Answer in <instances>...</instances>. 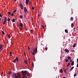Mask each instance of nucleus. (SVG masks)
Here are the masks:
<instances>
[{
    "mask_svg": "<svg viewBox=\"0 0 78 78\" xmlns=\"http://www.w3.org/2000/svg\"><path fill=\"white\" fill-rule=\"evenodd\" d=\"M29 50H30V49H29Z\"/></svg>",
    "mask_w": 78,
    "mask_h": 78,
    "instance_id": "774afa93",
    "label": "nucleus"
},
{
    "mask_svg": "<svg viewBox=\"0 0 78 78\" xmlns=\"http://www.w3.org/2000/svg\"><path fill=\"white\" fill-rule=\"evenodd\" d=\"M29 1V0H26V5H28V3H29V1Z\"/></svg>",
    "mask_w": 78,
    "mask_h": 78,
    "instance_id": "20e7f679",
    "label": "nucleus"
},
{
    "mask_svg": "<svg viewBox=\"0 0 78 78\" xmlns=\"http://www.w3.org/2000/svg\"><path fill=\"white\" fill-rule=\"evenodd\" d=\"M24 56H26V54H25V52H24Z\"/></svg>",
    "mask_w": 78,
    "mask_h": 78,
    "instance_id": "de8ad7c7",
    "label": "nucleus"
},
{
    "mask_svg": "<svg viewBox=\"0 0 78 78\" xmlns=\"http://www.w3.org/2000/svg\"><path fill=\"white\" fill-rule=\"evenodd\" d=\"M71 51L72 52H74L75 51V50L73 49H72V50H71Z\"/></svg>",
    "mask_w": 78,
    "mask_h": 78,
    "instance_id": "72a5a7b5",
    "label": "nucleus"
},
{
    "mask_svg": "<svg viewBox=\"0 0 78 78\" xmlns=\"http://www.w3.org/2000/svg\"><path fill=\"white\" fill-rule=\"evenodd\" d=\"M65 51H66L67 53H69V51L67 49H65Z\"/></svg>",
    "mask_w": 78,
    "mask_h": 78,
    "instance_id": "423d86ee",
    "label": "nucleus"
},
{
    "mask_svg": "<svg viewBox=\"0 0 78 78\" xmlns=\"http://www.w3.org/2000/svg\"><path fill=\"white\" fill-rule=\"evenodd\" d=\"M74 24L73 23H72L71 24V28H73Z\"/></svg>",
    "mask_w": 78,
    "mask_h": 78,
    "instance_id": "0eeeda50",
    "label": "nucleus"
},
{
    "mask_svg": "<svg viewBox=\"0 0 78 78\" xmlns=\"http://www.w3.org/2000/svg\"><path fill=\"white\" fill-rule=\"evenodd\" d=\"M30 59H29V61H30Z\"/></svg>",
    "mask_w": 78,
    "mask_h": 78,
    "instance_id": "0e129e2a",
    "label": "nucleus"
},
{
    "mask_svg": "<svg viewBox=\"0 0 78 78\" xmlns=\"http://www.w3.org/2000/svg\"><path fill=\"white\" fill-rule=\"evenodd\" d=\"M20 7H23V5H22V4L21 3H20Z\"/></svg>",
    "mask_w": 78,
    "mask_h": 78,
    "instance_id": "a211bd4d",
    "label": "nucleus"
},
{
    "mask_svg": "<svg viewBox=\"0 0 78 78\" xmlns=\"http://www.w3.org/2000/svg\"><path fill=\"white\" fill-rule=\"evenodd\" d=\"M74 65V61H73L71 63V66H73Z\"/></svg>",
    "mask_w": 78,
    "mask_h": 78,
    "instance_id": "9b49d317",
    "label": "nucleus"
},
{
    "mask_svg": "<svg viewBox=\"0 0 78 78\" xmlns=\"http://www.w3.org/2000/svg\"><path fill=\"white\" fill-rule=\"evenodd\" d=\"M2 20V19L1 18V17H0V21Z\"/></svg>",
    "mask_w": 78,
    "mask_h": 78,
    "instance_id": "052dcab7",
    "label": "nucleus"
},
{
    "mask_svg": "<svg viewBox=\"0 0 78 78\" xmlns=\"http://www.w3.org/2000/svg\"><path fill=\"white\" fill-rule=\"evenodd\" d=\"M16 11H17V10L16 9H15L14 11H13V13H15V12H16Z\"/></svg>",
    "mask_w": 78,
    "mask_h": 78,
    "instance_id": "bb28decb",
    "label": "nucleus"
},
{
    "mask_svg": "<svg viewBox=\"0 0 78 78\" xmlns=\"http://www.w3.org/2000/svg\"><path fill=\"white\" fill-rule=\"evenodd\" d=\"M28 49H30V48L28 46Z\"/></svg>",
    "mask_w": 78,
    "mask_h": 78,
    "instance_id": "09e8293b",
    "label": "nucleus"
},
{
    "mask_svg": "<svg viewBox=\"0 0 78 78\" xmlns=\"http://www.w3.org/2000/svg\"><path fill=\"white\" fill-rule=\"evenodd\" d=\"M17 74H16V73H13L12 74V77L13 78H21L20 74L19 73H17Z\"/></svg>",
    "mask_w": 78,
    "mask_h": 78,
    "instance_id": "f257e3e1",
    "label": "nucleus"
},
{
    "mask_svg": "<svg viewBox=\"0 0 78 78\" xmlns=\"http://www.w3.org/2000/svg\"><path fill=\"white\" fill-rule=\"evenodd\" d=\"M1 50L2 51V49H1Z\"/></svg>",
    "mask_w": 78,
    "mask_h": 78,
    "instance_id": "338daca9",
    "label": "nucleus"
},
{
    "mask_svg": "<svg viewBox=\"0 0 78 78\" xmlns=\"http://www.w3.org/2000/svg\"><path fill=\"white\" fill-rule=\"evenodd\" d=\"M32 9H33V10H34V7H32Z\"/></svg>",
    "mask_w": 78,
    "mask_h": 78,
    "instance_id": "a19ab883",
    "label": "nucleus"
},
{
    "mask_svg": "<svg viewBox=\"0 0 78 78\" xmlns=\"http://www.w3.org/2000/svg\"><path fill=\"white\" fill-rule=\"evenodd\" d=\"M24 62L26 64H28V62H27V61H26V60H25L24 61Z\"/></svg>",
    "mask_w": 78,
    "mask_h": 78,
    "instance_id": "f8f14e48",
    "label": "nucleus"
},
{
    "mask_svg": "<svg viewBox=\"0 0 78 78\" xmlns=\"http://www.w3.org/2000/svg\"><path fill=\"white\" fill-rule=\"evenodd\" d=\"M30 53H32V51H31V50H30Z\"/></svg>",
    "mask_w": 78,
    "mask_h": 78,
    "instance_id": "864d4df0",
    "label": "nucleus"
},
{
    "mask_svg": "<svg viewBox=\"0 0 78 78\" xmlns=\"http://www.w3.org/2000/svg\"><path fill=\"white\" fill-rule=\"evenodd\" d=\"M73 20V18L71 17L70 18V20H72H72Z\"/></svg>",
    "mask_w": 78,
    "mask_h": 78,
    "instance_id": "393cba45",
    "label": "nucleus"
},
{
    "mask_svg": "<svg viewBox=\"0 0 78 78\" xmlns=\"http://www.w3.org/2000/svg\"><path fill=\"white\" fill-rule=\"evenodd\" d=\"M12 22H15V19L14 18H13L12 20Z\"/></svg>",
    "mask_w": 78,
    "mask_h": 78,
    "instance_id": "412c9836",
    "label": "nucleus"
},
{
    "mask_svg": "<svg viewBox=\"0 0 78 78\" xmlns=\"http://www.w3.org/2000/svg\"><path fill=\"white\" fill-rule=\"evenodd\" d=\"M8 37H9V38H11V35L9 34L8 35Z\"/></svg>",
    "mask_w": 78,
    "mask_h": 78,
    "instance_id": "473e14b6",
    "label": "nucleus"
},
{
    "mask_svg": "<svg viewBox=\"0 0 78 78\" xmlns=\"http://www.w3.org/2000/svg\"><path fill=\"white\" fill-rule=\"evenodd\" d=\"M1 75H3V73H1Z\"/></svg>",
    "mask_w": 78,
    "mask_h": 78,
    "instance_id": "e2e57ef3",
    "label": "nucleus"
},
{
    "mask_svg": "<svg viewBox=\"0 0 78 78\" xmlns=\"http://www.w3.org/2000/svg\"><path fill=\"white\" fill-rule=\"evenodd\" d=\"M4 21H7V18H6V16L5 17Z\"/></svg>",
    "mask_w": 78,
    "mask_h": 78,
    "instance_id": "6e6552de",
    "label": "nucleus"
},
{
    "mask_svg": "<svg viewBox=\"0 0 78 78\" xmlns=\"http://www.w3.org/2000/svg\"><path fill=\"white\" fill-rule=\"evenodd\" d=\"M21 9H23V7H20Z\"/></svg>",
    "mask_w": 78,
    "mask_h": 78,
    "instance_id": "8fccbe9b",
    "label": "nucleus"
},
{
    "mask_svg": "<svg viewBox=\"0 0 78 78\" xmlns=\"http://www.w3.org/2000/svg\"><path fill=\"white\" fill-rule=\"evenodd\" d=\"M16 25H17V27H18V28H19V23H17Z\"/></svg>",
    "mask_w": 78,
    "mask_h": 78,
    "instance_id": "7c9ffc66",
    "label": "nucleus"
},
{
    "mask_svg": "<svg viewBox=\"0 0 78 78\" xmlns=\"http://www.w3.org/2000/svg\"><path fill=\"white\" fill-rule=\"evenodd\" d=\"M73 68H74V66H73L71 69H70V71H72V70H73Z\"/></svg>",
    "mask_w": 78,
    "mask_h": 78,
    "instance_id": "f3484780",
    "label": "nucleus"
},
{
    "mask_svg": "<svg viewBox=\"0 0 78 78\" xmlns=\"http://www.w3.org/2000/svg\"><path fill=\"white\" fill-rule=\"evenodd\" d=\"M20 19H22V18H23V16H22V15L20 16Z\"/></svg>",
    "mask_w": 78,
    "mask_h": 78,
    "instance_id": "b1692460",
    "label": "nucleus"
},
{
    "mask_svg": "<svg viewBox=\"0 0 78 78\" xmlns=\"http://www.w3.org/2000/svg\"><path fill=\"white\" fill-rule=\"evenodd\" d=\"M35 49H37V47H35Z\"/></svg>",
    "mask_w": 78,
    "mask_h": 78,
    "instance_id": "3c124183",
    "label": "nucleus"
},
{
    "mask_svg": "<svg viewBox=\"0 0 78 78\" xmlns=\"http://www.w3.org/2000/svg\"><path fill=\"white\" fill-rule=\"evenodd\" d=\"M7 21L9 22V21H10V19L8 18L7 20Z\"/></svg>",
    "mask_w": 78,
    "mask_h": 78,
    "instance_id": "c9c22d12",
    "label": "nucleus"
},
{
    "mask_svg": "<svg viewBox=\"0 0 78 78\" xmlns=\"http://www.w3.org/2000/svg\"><path fill=\"white\" fill-rule=\"evenodd\" d=\"M67 58L69 60H71V58H70V56H68L67 57Z\"/></svg>",
    "mask_w": 78,
    "mask_h": 78,
    "instance_id": "1a4fd4ad",
    "label": "nucleus"
},
{
    "mask_svg": "<svg viewBox=\"0 0 78 78\" xmlns=\"http://www.w3.org/2000/svg\"><path fill=\"white\" fill-rule=\"evenodd\" d=\"M15 59H16V60L17 61H19V58L17 57Z\"/></svg>",
    "mask_w": 78,
    "mask_h": 78,
    "instance_id": "4468645a",
    "label": "nucleus"
},
{
    "mask_svg": "<svg viewBox=\"0 0 78 78\" xmlns=\"http://www.w3.org/2000/svg\"><path fill=\"white\" fill-rule=\"evenodd\" d=\"M37 49H35L33 50L34 51L32 52L33 55H35V54L37 53Z\"/></svg>",
    "mask_w": 78,
    "mask_h": 78,
    "instance_id": "7ed1b4c3",
    "label": "nucleus"
},
{
    "mask_svg": "<svg viewBox=\"0 0 78 78\" xmlns=\"http://www.w3.org/2000/svg\"><path fill=\"white\" fill-rule=\"evenodd\" d=\"M20 31H22V30L23 29L21 27V28H20Z\"/></svg>",
    "mask_w": 78,
    "mask_h": 78,
    "instance_id": "4c0bfd02",
    "label": "nucleus"
},
{
    "mask_svg": "<svg viewBox=\"0 0 78 78\" xmlns=\"http://www.w3.org/2000/svg\"><path fill=\"white\" fill-rule=\"evenodd\" d=\"M27 76H30V73H28V74H27Z\"/></svg>",
    "mask_w": 78,
    "mask_h": 78,
    "instance_id": "ea45409f",
    "label": "nucleus"
},
{
    "mask_svg": "<svg viewBox=\"0 0 78 78\" xmlns=\"http://www.w3.org/2000/svg\"><path fill=\"white\" fill-rule=\"evenodd\" d=\"M16 59H15L14 60H13V62L14 63L15 62H16Z\"/></svg>",
    "mask_w": 78,
    "mask_h": 78,
    "instance_id": "e433bc0d",
    "label": "nucleus"
},
{
    "mask_svg": "<svg viewBox=\"0 0 78 78\" xmlns=\"http://www.w3.org/2000/svg\"><path fill=\"white\" fill-rule=\"evenodd\" d=\"M24 11L25 13H26V12H27V8L26 7H24Z\"/></svg>",
    "mask_w": 78,
    "mask_h": 78,
    "instance_id": "39448f33",
    "label": "nucleus"
},
{
    "mask_svg": "<svg viewBox=\"0 0 78 78\" xmlns=\"http://www.w3.org/2000/svg\"><path fill=\"white\" fill-rule=\"evenodd\" d=\"M74 76H76V74H74Z\"/></svg>",
    "mask_w": 78,
    "mask_h": 78,
    "instance_id": "79ce46f5",
    "label": "nucleus"
},
{
    "mask_svg": "<svg viewBox=\"0 0 78 78\" xmlns=\"http://www.w3.org/2000/svg\"><path fill=\"white\" fill-rule=\"evenodd\" d=\"M41 27L43 28V30H44V29L45 28L44 27V26L43 25H41Z\"/></svg>",
    "mask_w": 78,
    "mask_h": 78,
    "instance_id": "5701e85b",
    "label": "nucleus"
},
{
    "mask_svg": "<svg viewBox=\"0 0 78 78\" xmlns=\"http://www.w3.org/2000/svg\"><path fill=\"white\" fill-rule=\"evenodd\" d=\"M20 27H23V24L22 23H21L20 25Z\"/></svg>",
    "mask_w": 78,
    "mask_h": 78,
    "instance_id": "ddd939ff",
    "label": "nucleus"
},
{
    "mask_svg": "<svg viewBox=\"0 0 78 78\" xmlns=\"http://www.w3.org/2000/svg\"><path fill=\"white\" fill-rule=\"evenodd\" d=\"M67 70H68V69L66 68L65 69H64L63 71L64 72H65V73L67 72Z\"/></svg>",
    "mask_w": 78,
    "mask_h": 78,
    "instance_id": "9d476101",
    "label": "nucleus"
},
{
    "mask_svg": "<svg viewBox=\"0 0 78 78\" xmlns=\"http://www.w3.org/2000/svg\"><path fill=\"white\" fill-rule=\"evenodd\" d=\"M12 73V71H10L8 72V74L9 75H11V74Z\"/></svg>",
    "mask_w": 78,
    "mask_h": 78,
    "instance_id": "2eb2a0df",
    "label": "nucleus"
},
{
    "mask_svg": "<svg viewBox=\"0 0 78 78\" xmlns=\"http://www.w3.org/2000/svg\"><path fill=\"white\" fill-rule=\"evenodd\" d=\"M8 13L9 14V15H11V12H8Z\"/></svg>",
    "mask_w": 78,
    "mask_h": 78,
    "instance_id": "58836bf2",
    "label": "nucleus"
},
{
    "mask_svg": "<svg viewBox=\"0 0 78 78\" xmlns=\"http://www.w3.org/2000/svg\"><path fill=\"white\" fill-rule=\"evenodd\" d=\"M32 67H34V63H32Z\"/></svg>",
    "mask_w": 78,
    "mask_h": 78,
    "instance_id": "c03bdc74",
    "label": "nucleus"
},
{
    "mask_svg": "<svg viewBox=\"0 0 78 78\" xmlns=\"http://www.w3.org/2000/svg\"><path fill=\"white\" fill-rule=\"evenodd\" d=\"M30 4H31V2H30V1H29V2Z\"/></svg>",
    "mask_w": 78,
    "mask_h": 78,
    "instance_id": "13d9d810",
    "label": "nucleus"
},
{
    "mask_svg": "<svg viewBox=\"0 0 78 78\" xmlns=\"http://www.w3.org/2000/svg\"><path fill=\"white\" fill-rule=\"evenodd\" d=\"M9 54H10V56H12V52H10L9 53Z\"/></svg>",
    "mask_w": 78,
    "mask_h": 78,
    "instance_id": "c756f323",
    "label": "nucleus"
},
{
    "mask_svg": "<svg viewBox=\"0 0 78 78\" xmlns=\"http://www.w3.org/2000/svg\"><path fill=\"white\" fill-rule=\"evenodd\" d=\"M59 71L61 73H62L63 72V70L62 69H61Z\"/></svg>",
    "mask_w": 78,
    "mask_h": 78,
    "instance_id": "6ab92c4d",
    "label": "nucleus"
},
{
    "mask_svg": "<svg viewBox=\"0 0 78 78\" xmlns=\"http://www.w3.org/2000/svg\"><path fill=\"white\" fill-rule=\"evenodd\" d=\"M68 61H69V60H68V59H66L65 60V62H68Z\"/></svg>",
    "mask_w": 78,
    "mask_h": 78,
    "instance_id": "c85d7f7f",
    "label": "nucleus"
},
{
    "mask_svg": "<svg viewBox=\"0 0 78 78\" xmlns=\"http://www.w3.org/2000/svg\"><path fill=\"white\" fill-rule=\"evenodd\" d=\"M77 63H78V59H77Z\"/></svg>",
    "mask_w": 78,
    "mask_h": 78,
    "instance_id": "5fc2aeb1",
    "label": "nucleus"
},
{
    "mask_svg": "<svg viewBox=\"0 0 78 78\" xmlns=\"http://www.w3.org/2000/svg\"><path fill=\"white\" fill-rule=\"evenodd\" d=\"M0 17H2V16L1 15V13H0Z\"/></svg>",
    "mask_w": 78,
    "mask_h": 78,
    "instance_id": "37998d69",
    "label": "nucleus"
},
{
    "mask_svg": "<svg viewBox=\"0 0 78 78\" xmlns=\"http://www.w3.org/2000/svg\"><path fill=\"white\" fill-rule=\"evenodd\" d=\"M0 49H2L3 48V46L2 45H1L0 46Z\"/></svg>",
    "mask_w": 78,
    "mask_h": 78,
    "instance_id": "4be33fe9",
    "label": "nucleus"
},
{
    "mask_svg": "<svg viewBox=\"0 0 78 78\" xmlns=\"http://www.w3.org/2000/svg\"><path fill=\"white\" fill-rule=\"evenodd\" d=\"M65 33H68V30H67L66 29L65 30Z\"/></svg>",
    "mask_w": 78,
    "mask_h": 78,
    "instance_id": "dca6fc26",
    "label": "nucleus"
},
{
    "mask_svg": "<svg viewBox=\"0 0 78 78\" xmlns=\"http://www.w3.org/2000/svg\"><path fill=\"white\" fill-rule=\"evenodd\" d=\"M75 45H76V44L75 43L74 45H73V47H75Z\"/></svg>",
    "mask_w": 78,
    "mask_h": 78,
    "instance_id": "2f4dec72",
    "label": "nucleus"
},
{
    "mask_svg": "<svg viewBox=\"0 0 78 78\" xmlns=\"http://www.w3.org/2000/svg\"><path fill=\"white\" fill-rule=\"evenodd\" d=\"M6 21H4V22L3 23V25H5V24L6 23Z\"/></svg>",
    "mask_w": 78,
    "mask_h": 78,
    "instance_id": "aec40b11",
    "label": "nucleus"
},
{
    "mask_svg": "<svg viewBox=\"0 0 78 78\" xmlns=\"http://www.w3.org/2000/svg\"><path fill=\"white\" fill-rule=\"evenodd\" d=\"M30 31H31V32H32L33 33V30H30Z\"/></svg>",
    "mask_w": 78,
    "mask_h": 78,
    "instance_id": "49530a36",
    "label": "nucleus"
},
{
    "mask_svg": "<svg viewBox=\"0 0 78 78\" xmlns=\"http://www.w3.org/2000/svg\"><path fill=\"white\" fill-rule=\"evenodd\" d=\"M21 73H22L23 74V78H25V76H26V75L27 74V71H22Z\"/></svg>",
    "mask_w": 78,
    "mask_h": 78,
    "instance_id": "f03ea898",
    "label": "nucleus"
},
{
    "mask_svg": "<svg viewBox=\"0 0 78 78\" xmlns=\"http://www.w3.org/2000/svg\"><path fill=\"white\" fill-rule=\"evenodd\" d=\"M69 66H70V63H68V64L67 65V67H69Z\"/></svg>",
    "mask_w": 78,
    "mask_h": 78,
    "instance_id": "f704fd0d",
    "label": "nucleus"
},
{
    "mask_svg": "<svg viewBox=\"0 0 78 78\" xmlns=\"http://www.w3.org/2000/svg\"><path fill=\"white\" fill-rule=\"evenodd\" d=\"M48 49V48L47 47H46L45 48V49Z\"/></svg>",
    "mask_w": 78,
    "mask_h": 78,
    "instance_id": "6e6d98bb",
    "label": "nucleus"
},
{
    "mask_svg": "<svg viewBox=\"0 0 78 78\" xmlns=\"http://www.w3.org/2000/svg\"><path fill=\"white\" fill-rule=\"evenodd\" d=\"M24 17H26V15L25 14L24 15Z\"/></svg>",
    "mask_w": 78,
    "mask_h": 78,
    "instance_id": "bf43d9fd",
    "label": "nucleus"
},
{
    "mask_svg": "<svg viewBox=\"0 0 78 78\" xmlns=\"http://www.w3.org/2000/svg\"><path fill=\"white\" fill-rule=\"evenodd\" d=\"M47 49H46V51H47Z\"/></svg>",
    "mask_w": 78,
    "mask_h": 78,
    "instance_id": "69168bd1",
    "label": "nucleus"
},
{
    "mask_svg": "<svg viewBox=\"0 0 78 78\" xmlns=\"http://www.w3.org/2000/svg\"><path fill=\"white\" fill-rule=\"evenodd\" d=\"M10 15L11 16H14V13H12V14H10Z\"/></svg>",
    "mask_w": 78,
    "mask_h": 78,
    "instance_id": "a878e982",
    "label": "nucleus"
},
{
    "mask_svg": "<svg viewBox=\"0 0 78 78\" xmlns=\"http://www.w3.org/2000/svg\"><path fill=\"white\" fill-rule=\"evenodd\" d=\"M14 2H17V0H15Z\"/></svg>",
    "mask_w": 78,
    "mask_h": 78,
    "instance_id": "680f3d73",
    "label": "nucleus"
},
{
    "mask_svg": "<svg viewBox=\"0 0 78 78\" xmlns=\"http://www.w3.org/2000/svg\"><path fill=\"white\" fill-rule=\"evenodd\" d=\"M70 62H72V60H70Z\"/></svg>",
    "mask_w": 78,
    "mask_h": 78,
    "instance_id": "a18cd8bd",
    "label": "nucleus"
},
{
    "mask_svg": "<svg viewBox=\"0 0 78 78\" xmlns=\"http://www.w3.org/2000/svg\"><path fill=\"white\" fill-rule=\"evenodd\" d=\"M12 43L11 42L10 45H11H11H12Z\"/></svg>",
    "mask_w": 78,
    "mask_h": 78,
    "instance_id": "603ef678",
    "label": "nucleus"
},
{
    "mask_svg": "<svg viewBox=\"0 0 78 78\" xmlns=\"http://www.w3.org/2000/svg\"><path fill=\"white\" fill-rule=\"evenodd\" d=\"M31 19L32 20H33V17H31Z\"/></svg>",
    "mask_w": 78,
    "mask_h": 78,
    "instance_id": "4d7b16f0",
    "label": "nucleus"
},
{
    "mask_svg": "<svg viewBox=\"0 0 78 78\" xmlns=\"http://www.w3.org/2000/svg\"><path fill=\"white\" fill-rule=\"evenodd\" d=\"M2 34H3V35L5 34V32H4L3 31H2Z\"/></svg>",
    "mask_w": 78,
    "mask_h": 78,
    "instance_id": "cd10ccee",
    "label": "nucleus"
}]
</instances>
